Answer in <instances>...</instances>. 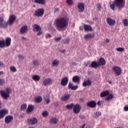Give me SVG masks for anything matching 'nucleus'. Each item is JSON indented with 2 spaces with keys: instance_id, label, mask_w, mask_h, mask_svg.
<instances>
[{
  "instance_id": "nucleus-1",
  "label": "nucleus",
  "mask_w": 128,
  "mask_h": 128,
  "mask_svg": "<svg viewBox=\"0 0 128 128\" xmlns=\"http://www.w3.org/2000/svg\"><path fill=\"white\" fill-rule=\"evenodd\" d=\"M54 26L58 30L64 32L68 28V19L67 18H60L54 21Z\"/></svg>"
},
{
  "instance_id": "nucleus-2",
  "label": "nucleus",
  "mask_w": 128,
  "mask_h": 128,
  "mask_svg": "<svg viewBox=\"0 0 128 128\" xmlns=\"http://www.w3.org/2000/svg\"><path fill=\"white\" fill-rule=\"evenodd\" d=\"M110 4L112 10H116L118 8V12H120L124 7L126 0H114L113 2H110Z\"/></svg>"
},
{
  "instance_id": "nucleus-3",
  "label": "nucleus",
  "mask_w": 128,
  "mask_h": 128,
  "mask_svg": "<svg viewBox=\"0 0 128 128\" xmlns=\"http://www.w3.org/2000/svg\"><path fill=\"white\" fill-rule=\"evenodd\" d=\"M16 19V17L14 15L10 16L8 22H6V20H4V22L0 24V28H6L8 24L9 26H12Z\"/></svg>"
},
{
  "instance_id": "nucleus-4",
  "label": "nucleus",
  "mask_w": 128,
  "mask_h": 128,
  "mask_svg": "<svg viewBox=\"0 0 128 128\" xmlns=\"http://www.w3.org/2000/svg\"><path fill=\"white\" fill-rule=\"evenodd\" d=\"M12 42V38L8 37L6 40H0V48H8L10 46Z\"/></svg>"
},
{
  "instance_id": "nucleus-5",
  "label": "nucleus",
  "mask_w": 128,
  "mask_h": 128,
  "mask_svg": "<svg viewBox=\"0 0 128 128\" xmlns=\"http://www.w3.org/2000/svg\"><path fill=\"white\" fill-rule=\"evenodd\" d=\"M10 89L9 88H6L5 90L0 91L1 96L5 100H8L10 98Z\"/></svg>"
},
{
  "instance_id": "nucleus-6",
  "label": "nucleus",
  "mask_w": 128,
  "mask_h": 128,
  "mask_svg": "<svg viewBox=\"0 0 128 128\" xmlns=\"http://www.w3.org/2000/svg\"><path fill=\"white\" fill-rule=\"evenodd\" d=\"M112 70L114 72L116 76H118L122 74V68L118 66L112 67Z\"/></svg>"
},
{
  "instance_id": "nucleus-7",
  "label": "nucleus",
  "mask_w": 128,
  "mask_h": 128,
  "mask_svg": "<svg viewBox=\"0 0 128 128\" xmlns=\"http://www.w3.org/2000/svg\"><path fill=\"white\" fill-rule=\"evenodd\" d=\"M44 14V10L42 8H40L34 12V16L40 18V16H42Z\"/></svg>"
},
{
  "instance_id": "nucleus-8",
  "label": "nucleus",
  "mask_w": 128,
  "mask_h": 128,
  "mask_svg": "<svg viewBox=\"0 0 128 128\" xmlns=\"http://www.w3.org/2000/svg\"><path fill=\"white\" fill-rule=\"evenodd\" d=\"M80 110H82V106L80 104H76L73 108V112L76 114H80Z\"/></svg>"
},
{
  "instance_id": "nucleus-9",
  "label": "nucleus",
  "mask_w": 128,
  "mask_h": 128,
  "mask_svg": "<svg viewBox=\"0 0 128 128\" xmlns=\"http://www.w3.org/2000/svg\"><path fill=\"white\" fill-rule=\"evenodd\" d=\"M28 122L29 124L34 126V124H38V119L36 118H31L28 119Z\"/></svg>"
},
{
  "instance_id": "nucleus-10",
  "label": "nucleus",
  "mask_w": 128,
  "mask_h": 128,
  "mask_svg": "<svg viewBox=\"0 0 128 128\" xmlns=\"http://www.w3.org/2000/svg\"><path fill=\"white\" fill-rule=\"evenodd\" d=\"M8 114V110L6 109H2L0 110V118H4L6 114Z\"/></svg>"
},
{
  "instance_id": "nucleus-11",
  "label": "nucleus",
  "mask_w": 128,
  "mask_h": 128,
  "mask_svg": "<svg viewBox=\"0 0 128 128\" xmlns=\"http://www.w3.org/2000/svg\"><path fill=\"white\" fill-rule=\"evenodd\" d=\"M14 120V116L10 115H8L5 118L4 122L5 124H10Z\"/></svg>"
},
{
  "instance_id": "nucleus-12",
  "label": "nucleus",
  "mask_w": 128,
  "mask_h": 128,
  "mask_svg": "<svg viewBox=\"0 0 128 128\" xmlns=\"http://www.w3.org/2000/svg\"><path fill=\"white\" fill-rule=\"evenodd\" d=\"M20 34H24L28 32V26L26 25L22 26L20 30Z\"/></svg>"
},
{
  "instance_id": "nucleus-13",
  "label": "nucleus",
  "mask_w": 128,
  "mask_h": 128,
  "mask_svg": "<svg viewBox=\"0 0 128 128\" xmlns=\"http://www.w3.org/2000/svg\"><path fill=\"white\" fill-rule=\"evenodd\" d=\"M106 22L109 26H114V24H116V20H114L110 17L107 18Z\"/></svg>"
},
{
  "instance_id": "nucleus-14",
  "label": "nucleus",
  "mask_w": 128,
  "mask_h": 128,
  "mask_svg": "<svg viewBox=\"0 0 128 128\" xmlns=\"http://www.w3.org/2000/svg\"><path fill=\"white\" fill-rule=\"evenodd\" d=\"M78 11L82 12L84 10V3H79L78 4Z\"/></svg>"
},
{
  "instance_id": "nucleus-15",
  "label": "nucleus",
  "mask_w": 128,
  "mask_h": 128,
  "mask_svg": "<svg viewBox=\"0 0 128 128\" xmlns=\"http://www.w3.org/2000/svg\"><path fill=\"white\" fill-rule=\"evenodd\" d=\"M32 28H33L34 32H40V30H42V28H40V26L38 24H34L32 25Z\"/></svg>"
},
{
  "instance_id": "nucleus-16",
  "label": "nucleus",
  "mask_w": 128,
  "mask_h": 128,
  "mask_svg": "<svg viewBox=\"0 0 128 128\" xmlns=\"http://www.w3.org/2000/svg\"><path fill=\"white\" fill-rule=\"evenodd\" d=\"M68 77H64L61 80L60 84L61 85L63 86H66L68 84Z\"/></svg>"
},
{
  "instance_id": "nucleus-17",
  "label": "nucleus",
  "mask_w": 128,
  "mask_h": 128,
  "mask_svg": "<svg viewBox=\"0 0 128 128\" xmlns=\"http://www.w3.org/2000/svg\"><path fill=\"white\" fill-rule=\"evenodd\" d=\"M70 98V94H65L62 97V100L64 102H68Z\"/></svg>"
},
{
  "instance_id": "nucleus-18",
  "label": "nucleus",
  "mask_w": 128,
  "mask_h": 128,
  "mask_svg": "<svg viewBox=\"0 0 128 128\" xmlns=\"http://www.w3.org/2000/svg\"><path fill=\"white\" fill-rule=\"evenodd\" d=\"M87 106L89 108H96V102L92 100L87 103Z\"/></svg>"
},
{
  "instance_id": "nucleus-19",
  "label": "nucleus",
  "mask_w": 128,
  "mask_h": 128,
  "mask_svg": "<svg viewBox=\"0 0 128 128\" xmlns=\"http://www.w3.org/2000/svg\"><path fill=\"white\" fill-rule=\"evenodd\" d=\"M52 82L51 78H48L46 79H44L43 80V84L44 86H49V84Z\"/></svg>"
},
{
  "instance_id": "nucleus-20",
  "label": "nucleus",
  "mask_w": 128,
  "mask_h": 128,
  "mask_svg": "<svg viewBox=\"0 0 128 128\" xmlns=\"http://www.w3.org/2000/svg\"><path fill=\"white\" fill-rule=\"evenodd\" d=\"M84 28L85 32H92V28L90 26V25L88 24H84Z\"/></svg>"
},
{
  "instance_id": "nucleus-21",
  "label": "nucleus",
  "mask_w": 128,
  "mask_h": 128,
  "mask_svg": "<svg viewBox=\"0 0 128 128\" xmlns=\"http://www.w3.org/2000/svg\"><path fill=\"white\" fill-rule=\"evenodd\" d=\"M106 64V60L104 58H101L99 60V62H98V64L100 66H104Z\"/></svg>"
},
{
  "instance_id": "nucleus-22",
  "label": "nucleus",
  "mask_w": 128,
  "mask_h": 128,
  "mask_svg": "<svg viewBox=\"0 0 128 128\" xmlns=\"http://www.w3.org/2000/svg\"><path fill=\"white\" fill-rule=\"evenodd\" d=\"M78 86H74L70 82L68 84V88H70V90H78Z\"/></svg>"
},
{
  "instance_id": "nucleus-23",
  "label": "nucleus",
  "mask_w": 128,
  "mask_h": 128,
  "mask_svg": "<svg viewBox=\"0 0 128 128\" xmlns=\"http://www.w3.org/2000/svg\"><path fill=\"white\" fill-rule=\"evenodd\" d=\"M34 110V106L32 104H29L28 108L26 109L28 112H32Z\"/></svg>"
},
{
  "instance_id": "nucleus-24",
  "label": "nucleus",
  "mask_w": 128,
  "mask_h": 128,
  "mask_svg": "<svg viewBox=\"0 0 128 128\" xmlns=\"http://www.w3.org/2000/svg\"><path fill=\"white\" fill-rule=\"evenodd\" d=\"M50 122L52 124H58V119L56 118H52L50 120Z\"/></svg>"
},
{
  "instance_id": "nucleus-25",
  "label": "nucleus",
  "mask_w": 128,
  "mask_h": 128,
  "mask_svg": "<svg viewBox=\"0 0 128 128\" xmlns=\"http://www.w3.org/2000/svg\"><path fill=\"white\" fill-rule=\"evenodd\" d=\"M92 84V81L90 80V79H88L87 80L84 82L82 84L83 86H90Z\"/></svg>"
},
{
  "instance_id": "nucleus-26",
  "label": "nucleus",
  "mask_w": 128,
  "mask_h": 128,
  "mask_svg": "<svg viewBox=\"0 0 128 128\" xmlns=\"http://www.w3.org/2000/svg\"><path fill=\"white\" fill-rule=\"evenodd\" d=\"M80 76H74L72 78V82H78V84H80Z\"/></svg>"
},
{
  "instance_id": "nucleus-27",
  "label": "nucleus",
  "mask_w": 128,
  "mask_h": 128,
  "mask_svg": "<svg viewBox=\"0 0 128 128\" xmlns=\"http://www.w3.org/2000/svg\"><path fill=\"white\" fill-rule=\"evenodd\" d=\"M34 2L39 4H46V0H34Z\"/></svg>"
},
{
  "instance_id": "nucleus-28",
  "label": "nucleus",
  "mask_w": 128,
  "mask_h": 128,
  "mask_svg": "<svg viewBox=\"0 0 128 128\" xmlns=\"http://www.w3.org/2000/svg\"><path fill=\"white\" fill-rule=\"evenodd\" d=\"M32 78L35 82H38L40 80V76L38 75H34L32 76Z\"/></svg>"
},
{
  "instance_id": "nucleus-29",
  "label": "nucleus",
  "mask_w": 128,
  "mask_h": 128,
  "mask_svg": "<svg viewBox=\"0 0 128 128\" xmlns=\"http://www.w3.org/2000/svg\"><path fill=\"white\" fill-rule=\"evenodd\" d=\"M91 66L92 68H98V66H100L98 65V63L96 62V61H94L91 64Z\"/></svg>"
},
{
  "instance_id": "nucleus-30",
  "label": "nucleus",
  "mask_w": 128,
  "mask_h": 128,
  "mask_svg": "<svg viewBox=\"0 0 128 128\" xmlns=\"http://www.w3.org/2000/svg\"><path fill=\"white\" fill-rule=\"evenodd\" d=\"M44 102H46V104H48L49 102H50V96H44Z\"/></svg>"
},
{
  "instance_id": "nucleus-31",
  "label": "nucleus",
  "mask_w": 128,
  "mask_h": 128,
  "mask_svg": "<svg viewBox=\"0 0 128 128\" xmlns=\"http://www.w3.org/2000/svg\"><path fill=\"white\" fill-rule=\"evenodd\" d=\"M109 92L108 91H104L100 93V96L101 98H104V96H108Z\"/></svg>"
},
{
  "instance_id": "nucleus-32",
  "label": "nucleus",
  "mask_w": 128,
  "mask_h": 128,
  "mask_svg": "<svg viewBox=\"0 0 128 128\" xmlns=\"http://www.w3.org/2000/svg\"><path fill=\"white\" fill-rule=\"evenodd\" d=\"M74 103H72L66 106L67 110H72V108H74Z\"/></svg>"
},
{
  "instance_id": "nucleus-33",
  "label": "nucleus",
  "mask_w": 128,
  "mask_h": 128,
  "mask_svg": "<svg viewBox=\"0 0 128 128\" xmlns=\"http://www.w3.org/2000/svg\"><path fill=\"white\" fill-rule=\"evenodd\" d=\"M42 100V98L41 96L37 97L35 98V102L38 104Z\"/></svg>"
},
{
  "instance_id": "nucleus-34",
  "label": "nucleus",
  "mask_w": 128,
  "mask_h": 128,
  "mask_svg": "<svg viewBox=\"0 0 128 128\" xmlns=\"http://www.w3.org/2000/svg\"><path fill=\"white\" fill-rule=\"evenodd\" d=\"M26 104H22L20 106V110H26Z\"/></svg>"
},
{
  "instance_id": "nucleus-35",
  "label": "nucleus",
  "mask_w": 128,
  "mask_h": 128,
  "mask_svg": "<svg viewBox=\"0 0 128 128\" xmlns=\"http://www.w3.org/2000/svg\"><path fill=\"white\" fill-rule=\"evenodd\" d=\"M114 98V95L112 94H109L106 98V100H107V102H108L110 100H112Z\"/></svg>"
},
{
  "instance_id": "nucleus-36",
  "label": "nucleus",
  "mask_w": 128,
  "mask_h": 128,
  "mask_svg": "<svg viewBox=\"0 0 128 128\" xmlns=\"http://www.w3.org/2000/svg\"><path fill=\"white\" fill-rule=\"evenodd\" d=\"M10 70L12 72H16V68L14 66H12L10 67Z\"/></svg>"
},
{
  "instance_id": "nucleus-37",
  "label": "nucleus",
  "mask_w": 128,
  "mask_h": 128,
  "mask_svg": "<svg viewBox=\"0 0 128 128\" xmlns=\"http://www.w3.org/2000/svg\"><path fill=\"white\" fill-rule=\"evenodd\" d=\"M123 24L124 26H128V19H124L123 20Z\"/></svg>"
},
{
  "instance_id": "nucleus-38",
  "label": "nucleus",
  "mask_w": 128,
  "mask_h": 128,
  "mask_svg": "<svg viewBox=\"0 0 128 128\" xmlns=\"http://www.w3.org/2000/svg\"><path fill=\"white\" fill-rule=\"evenodd\" d=\"M92 38V35L90 34H86L84 36V38H86V40H88V38Z\"/></svg>"
},
{
  "instance_id": "nucleus-39",
  "label": "nucleus",
  "mask_w": 128,
  "mask_h": 128,
  "mask_svg": "<svg viewBox=\"0 0 128 128\" xmlns=\"http://www.w3.org/2000/svg\"><path fill=\"white\" fill-rule=\"evenodd\" d=\"M42 116L44 118H46L48 116V111H44L42 112Z\"/></svg>"
},
{
  "instance_id": "nucleus-40",
  "label": "nucleus",
  "mask_w": 128,
  "mask_h": 128,
  "mask_svg": "<svg viewBox=\"0 0 128 128\" xmlns=\"http://www.w3.org/2000/svg\"><path fill=\"white\" fill-rule=\"evenodd\" d=\"M6 84V80L4 79H0V86H4Z\"/></svg>"
},
{
  "instance_id": "nucleus-41",
  "label": "nucleus",
  "mask_w": 128,
  "mask_h": 128,
  "mask_svg": "<svg viewBox=\"0 0 128 128\" xmlns=\"http://www.w3.org/2000/svg\"><path fill=\"white\" fill-rule=\"evenodd\" d=\"M66 2L68 6H72L74 4V1L72 0H66Z\"/></svg>"
},
{
  "instance_id": "nucleus-42",
  "label": "nucleus",
  "mask_w": 128,
  "mask_h": 128,
  "mask_svg": "<svg viewBox=\"0 0 128 128\" xmlns=\"http://www.w3.org/2000/svg\"><path fill=\"white\" fill-rule=\"evenodd\" d=\"M32 63L34 66H38V64H40V62L37 60H34Z\"/></svg>"
},
{
  "instance_id": "nucleus-43",
  "label": "nucleus",
  "mask_w": 128,
  "mask_h": 128,
  "mask_svg": "<svg viewBox=\"0 0 128 128\" xmlns=\"http://www.w3.org/2000/svg\"><path fill=\"white\" fill-rule=\"evenodd\" d=\"M117 52H124V48H116Z\"/></svg>"
},
{
  "instance_id": "nucleus-44",
  "label": "nucleus",
  "mask_w": 128,
  "mask_h": 128,
  "mask_svg": "<svg viewBox=\"0 0 128 128\" xmlns=\"http://www.w3.org/2000/svg\"><path fill=\"white\" fill-rule=\"evenodd\" d=\"M58 60H54L52 62L53 66H58Z\"/></svg>"
},
{
  "instance_id": "nucleus-45",
  "label": "nucleus",
  "mask_w": 128,
  "mask_h": 128,
  "mask_svg": "<svg viewBox=\"0 0 128 128\" xmlns=\"http://www.w3.org/2000/svg\"><path fill=\"white\" fill-rule=\"evenodd\" d=\"M18 58L19 60H24V56L22 54L18 55Z\"/></svg>"
},
{
  "instance_id": "nucleus-46",
  "label": "nucleus",
  "mask_w": 128,
  "mask_h": 128,
  "mask_svg": "<svg viewBox=\"0 0 128 128\" xmlns=\"http://www.w3.org/2000/svg\"><path fill=\"white\" fill-rule=\"evenodd\" d=\"M95 114L96 116H102V112H96Z\"/></svg>"
},
{
  "instance_id": "nucleus-47",
  "label": "nucleus",
  "mask_w": 128,
  "mask_h": 128,
  "mask_svg": "<svg viewBox=\"0 0 128 128\" xmlns=\"http://www.w3.org/2000/svg\"><path fill=\"white\" fill-rule=\"evenodd\" d=\"M54 12H60V9L58 8H54Z\"/></svg>"
},
{
  "instance_id": "nucleus-48",
  "label": "nucleus",
  "mask_w": 128,
  "mask_h": 128,
  "mask_svg": "<svg viewBox=\"0 0 128 128\" xmlns=\"http://www.w3.org/2000/svg\"><path fill=\"white\" fill-rule=\"evenodd\" d=\"M46 38H52V35H50V34L46 33Z\"/></svg>"
},
{
  "instance_id": "nucleus-49",
  "label": "nucleus",
  "mask_w": 128,
  "mask_h": 128,
  "mask_svg": "<svg viewBox=\"0 0 128 128\" xmlns=\"http://www.w3.org/2000/svg\"><path fill=\"white\" fill-rule=\"evenodd\" d=\"M62 40V37H58L55 38V40L56 42H58L59 40Z\"/></svg>"
},
{
  "instance_id": "nucleus-50",
  "label": "nucleus",
  "mask_w": 128,
  "mask_h": 128,
  "mask_svg": "<svg viewBox=\"0 0 128 128\" xmlns=\"http://www.w3.org/2000/svg\"><path fill=\"white\" fill-rule=\"evenodd\" d=\"M4 18L2 17H0V24L3 22H4Z\"/></svg>"
},
{
  "instance_id": "nucleus-51",
  "label": "nucleus",
  "mask_w": 128,
  "mask_h": 128,
  "mask_svg": "<svg viewBox=\"0 0 128 128\" xmlns=\"http://www.w3.org/2000/svg\"><path fill=\"white\" fill-rule=\"evenodd\" d=\"M79 118H81V120H84V116L80 115Z\"/></svg>"
},
{
  "instance_id": "nucleus-52",
  "label": "nucleus",
  "mask_w": 128,
  "mask_h": 128,
  "mask_svg": "<svg viewBox=\"0 0 128 128\" xmlns=\"http://www.w3.org/2000/svg\"><path fill=\"white\" fill-rule=\"evenodd\" d=\"M42 32L40 30L37 34V36H42Z\"/></svg>"
},
{
  "instance_id": "nucleus-53",
  "label": "nucleus",
  "mask_w": 128,
  "mask_h": 128,
  "mask_svg": "<svg viewBox=\"0 0 128 128\" xmlns=\"http://www.w3.org/2000/svg\"><path fill=\"white\" fill-rule=\"evenodd\" d=\"M124 110L125 112H128V106H124Z\"/></svg>"
},
{
  "instance_id": "nucleus-54",
  "label": "nucleus",
  "mask_w": 128,
  "mask_h": 128,
  "mask_svg": "<svg viewBox=\"0 0 128 128\" xmlns=\"http://www.w3.org/2000/svg\"><path fill=\"white\" fill-rule=\"evenodd\" d=\"M70 66H76V63L74 62H72L70 64Z\"/></svg>"
},
{
  "instance_id": "nucleus-55",
  "label": "nucleus",
  "mask_w": 128,
  "mask_h": 128,
  "mask_svg": "<svg viewBox=\"0 0 128 128\" xmlns=\"http://www.w3.org/2000/svg\"><path fill=\"white\" fill-rule=\"evenodd\" d=\"M70 42V40L69 39H66V42H64V44H68Z\"/></svg>"
},
{
  "instance_id": "nucleus-56",
  "label": "nucleus",
  "mask_w": 128,
  "mask_h": 128,
  "mask_svg": "<svg viewBox=\"0 0 128 128\" xmlns=\"http://www.w3.org/2000/svg\"><path fill=\"white\" fill-rule=\"evenodd\" d=\"M101 104H102V102H100V100L97 102L98 106H100Z\"/></svg>"
},
{
  "instance_id": "nucleus-57",
  "label": "nucleus",
  "mask_w": 128,
  "mask_h": 128,
  "mask_svg": "<svg viewBox=\"0 0 128 128\" xmlns=\"http://www.w3.org/2000/svg\"><path fill=\"white\" fill-rule=\"evenodd\" d=\"M98 10H100V4H98Z\"/></svg>"
},
{
  "instance_id": "nucleus-58",
  "label": "nucleus",
  "mask_w": 128,
  "mask_h": 128,
  "mask_svg": "<svg viewBox=\"0 0 128 128\" xmlns=\"http://www.w3.org/2000/svg\"><path fill=\"white\" fill-rule=\"evenodd\" d=\"M4 66V63L0 61V66Z\"/></svg>"
},
{
  "instance_id": "nucleus-59",
  "label": "nucleus",
  "mask_w": 128,
  "mask_h": 128,
  "mask_svg": "<svg viewBox=\"0 0 128 128\" xmlns=\"http://www.w3.org/2000/svg\"><path fill=\"white\" fill-rule=\"evenodd\" d=\"M84 126H86V124L82 125V126L81 127H80V128H84Z\"/></svg>"
},
{
  "instance_id": "nucleus-60",
  "label": "nucleus",
  "mask_w": 128,
  "mask_h": 128,
  "mask_svg": "<svg viewBox=\"0 0 128 128\" xmlns=\"http://www.w3.org/2000/svg\"><path fill=\"white\" fill-rule=\"evenodd\" d=\"M106 42H110V39L106 38Z\"/></svg>"
},
{
  "instance_id": "nucleus-61",
  "label": "nucleus",
  "mask_w": 128,
  "mask_h": 128,
  "mask_svg": "<svg viewBox=\"0 0 128 128\" xmlns=\"http://www.w3.org/2000/svg\"><path fill=\"white\" fill-rule=\"evenodd\" d=\"M22 40H26V38L24 37H22Z\"/></svg>"
},
{
  "instance_id": "nucleus-62",
  "label": "nucleus",
  "mask_w": 128,
  "mask_h": 128,
  "mask_svg": "<svg viewBox=\"0 0 128 128\" xmlns=\"http://www.w3.org/2000/svg\"><path fill=\"white\" fill-rule=\"evenodd\" d=\"M2 74H4L3 72H0V76H2Z\"/></svg>"
},
{
  "instance_id": "nucleus-63",
  "label": "nucleus",
  "mask_w": 128,
  "mask_h": 128,
  "mask_svg": "<svg viewBox=\"0 0 128 128\" xmlns=\"http://www.w3.org/2000/svg\"><path fill=\"white\" fill-rule=\"evenodd\" d=\"M79 28L80 30H82V28L81 26H80Z\"/></svg>"
},
{
  "instance_id": "nucleus-64",
  "label": "nucleus",
  "mask_w": 128,
  "mask_h": 128,
  "mask_svg": "<svg viewBox=\"0 0 128 128\" xmlns=\"http://www.w3.org/2000/svg\"><path fill=\"white\" fill-rule=\"evenodd\" d=\"M2 106V101L0 100V106Z\"/></svg>"
}]
</instances>
